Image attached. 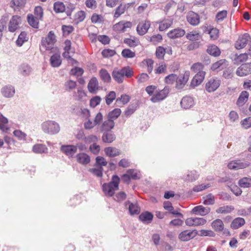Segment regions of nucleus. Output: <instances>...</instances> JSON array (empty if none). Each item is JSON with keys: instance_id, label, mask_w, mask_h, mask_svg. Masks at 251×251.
I'll list each match as a JSON object with an SVG mask.
<instances>
[{"instance_id": "052dcab7", "label": "nucleus", "mask_w": 251, "mask_h": 251, "mask_svg": "<svg viewBox=\"0 0 251 251\" xmlns=\"http://www.w3.org/2000/svg\"><path fill=\"white\" fill-rule=\"evenodd\" d=\"M116 93L114 91H110L105 97V102L107 105L110 104L116 99Z\"/></svg>"}, {"instance_id": "13d9d810", "label": "nucleus", "mask_w": 251, "mask_h": 251, "mask_svg": "<svg viewBox=\"0 0 251 251\" xmlns=\"http://www.w3.org/2000/svg\"><path fill=\"white\" fill-rule=\"evenodd\" d=\"M208 33L210 35V38L212 40H217L219 35V30L216 28H212L208 30Z\"/></svg>"}, {"instance_id": "69168bd1", "label": "nucleus", "mask_w": 251, "mask_h": 251, "mask_svg": "<svg viewBox=\"0 0 251 251\" xmlns=\"http://www.w3.org/2000/svg\"><path fill=\"white\" fill-rule=\"evenodd\" d=\"M129 176L131 179H137L140 178V175L139 173H138L136 171L133 169H129L127 171V172Z\"/></svg>"}, {"instance_id": "8fccbe9b", "label": "nucleus", "mask_w": 251, "mask_h": 251, "mask_svg": "<svg viewBox=\"0 0 251 251\" xmlns=\"http://www.w3.org/2000/svg\"><path fill=\"white\" fill-rule=\"evenodd\" d=\"M8 120L2 114H0V128L3 131L8 129L7 127Z\"/></svg>"}, {"instance_id": "f3484780", "label": "nucleus", "mask_w": 251, "mask_h": 251, "mask_svg": "<svg viewBox=\"0 0 251 251\" xmlns=\"http://www.w3.org/2000/svg\"><path fill=\"white\" fill-rule=\"evenodd\" d=\"M21 23V17L20 16L18 15L13 16L8 24L9 31L12 32L15 31L18 28Z\"/></svg>"}, {"instance_id": "bb28decb", "label": "nucleus", "mask_w": 251, "mask_h": 251, "mask_svg": "<svg viewBox=\"0 0 251 251\" xmlns=\"http://www.w3.org/2000/svg\"><path fill=\"white\" fill-rule=\"evenodd\" d=\"M88 89L91 93H96L99 89L98 81L96 77L91 79L88 84Z\"/></svg>"}, {"instance_id": "7ed1b4c3", "label": "nucleus", "mask_w": 251, "mask_h": 251, "mask_svg": "<svg viewBox=\"0 0 251 251\" xmlns=\"http://www.w3.org/2000/svg\"><path fill=\"white\" fill-rule=\"evenodd\" d=\"M112 181L108 183H104L102 186V190L105 195L109 197L112 196L115 191L119 188L120 178L117 176H112Z\"/></svg>"}, {"instance_id": "2f4dec72", "label": "nucleus", "mask_w": 251, "mask_h": 251, "mask_svg": "<svg viewBox=\"0 0 251 251\" xmlns=\"http://www.w3.org/2000/svg\"><path fill=\"white\" fill-rule=\"evenodd\" d=\"M104 151L107 156L109 157H115L120 155V151L113 147H109L106 148L104 149Z\"/></svg>"}, {"instance_id": "cd10ccee", "label": "nucleus", "mask_w": 251, "mask_h": 251, "mask_svg": "<svg viewBox=\"0 0 251 251\" xmlns=\"http://www.w3.org/2000/svg\"><path fill=\"white\" fill-rule=\"evenodd\" d=\"M15 93L14 87L11 85H7L1 89V93L3 96L6 98L12 97Z\"/></svg>"}, {"instance_id": "9b49d317", "label": "nucleus", "mask_w": 251, "mask_h": 251, "mask_svg": "<svg viewBox=\"0 0 251 251\" xmlns=\"http://www.w3.org/2000/svg\"><path fill=\"white\" fill-rule=\"evenodd\" d=\"M221 81L218 78H211L205 84V89L209 93L216 91L220 86Z\"/></svg>"}, {"instance_id": "39448f33", "label": "nucleus", "mask_w": 251, "mask_h": 251, "mask_svg": "<svg viewBox=\"0 0 251 251\" xmlns=\"http://www.w3.org/2000/svg\"><path fill=\"white\" fill-rule=\"evenodd\" d=\"M42 129L45 132L54 134L58 133L60 128L59 125L52 121H47L42 124Z\"/></svg>"}, {"instance_id": "bf43d9fd", "label": "nucleus", "mask_w": 251, "mask_h": 251, "mask_svg": "<svg viewBox=\"0 0 251 251\" xmlns=\"http://www.w3.org/2000/svg\"><path fill=\"white\" fill-rule=\"evenodd\" d=\"M177 75L176 74H172L165 77L164 81L167 84H172L176 81V82Z\"/></svg>"}, {"instance_id": "72a5a7b5", "label": "nucleus", "mask_w": 251, "mask_h": 251, "mask_svg": "<svg viewBox=\"0 0 251 251\" xmlns=\"http://www.w3.org/2000/svg\"><path fill=\"white\" fill-rule=\"evenodd\" d=\"M187 39L191 41H196L201 38V35L200 32L196 30H193L188 32L186 34Z\"/></svg>"}, {"instance_id": "f257e3e1", "label": "nucleus", "mask_w": 251, "mask_h": 251, "mask_svg": "<svg viewBox=\"0 0 251 251\" xmlns=\"http://www.w3.org/2000/svg\"><path fill=\"white\" fill-rule=\"evenodd\" d=\"M112 75L115 81L119 83H121L123 82L125 76L127 78L132 77L133 75V72L130 67L127 66L119 70H114Z\"/></svg>"}, {"instance_id": "473e14b6", "label": "nucleus", "mask_w": 251, "mask_h": 251, "mask_svg": "<svg viewBox=\"0 0 251 251\" xmlns=\"http://www.w3.org/2000/svg\"><path fill=\"white\" fill-rule=\"evenodd\" d=\"M19 73L23 76H27L29 75L31 72V68L27 64H22L19 68Z\"/></svg>"}, {"instance_id": "0e129e2a", "label": "nucleus", "mask_w": 251, "mask_h": 251, "mask_svg": "<svg viewBox=\"0 0 251 251\" xmlns=\"http://www.w3.org/2000/svg\"><path fill=\"white\" fill-rule=\"evenodd\" d=\"M227 16V11L226 10H222L218 12L216 14L215 20L217 22H219L224 20Z\"/></svg>"}, {"instance_id": "a211bd4d", "label": "nucleus", "mask_w": 251, "mask_h": 251, "mask_svg": "<svg viewBox=\"0 0 251 251\" xmlns=\"http://www.w3.org/2000/svg\"><path fill=\"white\" fill-rule=\"evenodd\" d=\"M131 4L132 3H121L119 4L115 10L114 18L116 19L119 18L127 10Z\"/></svg>"}, {"instance_id": "ea45409f", "label": "nucleus", "mask_w": 251, "mask_h": 251, "mask_svg": "<svg viewBox=\"0 0 251 251\" xmlns=\"http://www.w3.org/2000/svg\"><path fill=\"white\" fill-rule=\"evenodd\" d=\"M212 227L216 231H222L224 228L223 221L220 219L214 220L211 224Z\"/></svg>"}, {"instance_id": "6e6552de", "label": "nucleus", "mask_w": 251, "mask_h": 251, "mask_svg": "<svg viewBox=\"0 0 251 251\" xmlns=\"http://www.w3.org/2000/svg\"><path fill=\"white\" fill-rule=\"evenodd\" d=\"M151 25V22L148 20L142 21L139 23L136 27V31L140 36L145 35Z\"/></svg>"}, {"instance_id": "774afa93", "label": "nucleus", "mask_w": 251, "mask_h": 251, "mask_svg": "<svg viewBox=\"0 0 251 251\" xmlns=\"http://www.w3.org/2000/svg\"><path fill=\"white\" fill-rule=\"evenodd\" d=\"M241 124L243 127L245 129L251 127V117L245 118L241 121Z\"/></svg>"}, {"instance_id": "4c0bfd02", "label": "nucleus", "mask_w": 251, "mask_h": 251, "mask_svg": "<svg viewBox=\"0 0 251 251\" xmlns=\"http://www.w3.org/2000/svg\"><path fill=\"white\" fill-rule=\"evenodd\" d=\"M66 7L63 2L57 1L53 4V10L56 13H63L65 12Z\"/></svg>"}, {"instance_id": "c03bdc74", "label": "nucleus", "mask_w": 251, "mask_h": 251, "mask_svg": "<svg viewBox=\"0 0 251 251\" xmlns=\"http://www.w3.org/2000/svg\"><path fill=\"white\" fill-rule=\"evenodd\" d=\"M227 61L226 59H221L212 64L211 66V70L215 71L220 69L223 66L226 65Z\"/></svg>"}, {"instance_id": "e2e57ef3", "label": "nucleus", "mask_w": 251, "mask_h": 251, "mask_svg": "<svg viewBox=\"0 0 251 251\" xmlns=\"http://www.w3.org/2000/svg\"><path fill=\"white\" fill-rule=\"evenodd\" d=\"M248 53L246 52L241 53L239 55H238L236 53V65H238V63L246 61L248 58Z\"/></svg>"}, {"instance_id": "a19ab883", "label": "nucleus", "mask_w": 251, "mask_h": 251, "mask_svg": "<svg viewBox=\"0 0 251 251\" xmlns=\"http://www.w3.org/2000/svg\"><path fill=\"white\" fill-rule=\"evenodd\" d=\"M32 151L36 153H46L48 151V148L45 145L36 144L33 147Z\"/></svg>"}, {"instance_id": "6e6d98bb", "label": "nucleus", "mask_w": 251, "mask_h": 251, "mask_svg": "<svg viewBox=\"0 0 251 251\" xmlns=\"http://www.w3.org/2000/svg\"><path fill=\"white\" fill-rule=\"evenodd\" d=\"M86 14L83 11H78L75 16V20L76 23L82 22L85 18Z\"/></svg>"}, {"instance_id": "c9c22d12", "label": "nucleus", "mask_w": 251, "mask_h": 251, "mask_svg": "<svg viewBox=\"0 0 251 251\" xmlns=\"http://www.w3.org/2000/svg\"><path fill=\"white\" fill-rule=\"evenodd\" d=\"M153 215L148 211L141 213L139 217L140 221L146 223H150L152 220Z\"/></svg>"}, {"instance_id": "9d476101", "label": "nucleus", "mask_w": 251, "mask_h": 251, "mask_svg": "<svg viewBox=\"0 0 251 251\" xmlns=\"http://www.w3.org/2000/svg\"><path fill=\"white\" fill-rule=\"evenodd\" d=\"M96 164L100 166V167L98 168L91 169L90 171L95 176L98 177H101L103 171L101 166H106L107 162L105 160L104 158H96Z\"/></svg>"}, {"instance_id": "4468645a", "label": "nucleus", "mask_w": 251, "mask_h": 251, "mask_svg": "<svg viewBox=\"0 0 251 251\" xmlns=\"http://www.w3.org/2000/svg\"><path fill=\"white\" fill-rule=\"evenodd\" d=\"M186 20L190 25L197 26L200 23V17L197 13L190 11L187 14Z\"/></svg>"}, {"instance_id": "338daca9", "label": "nucleus", "mask_w": 251, "mask_h": 251, "mask_svg": "<svg viewBox=\"0 0 251 251\" xmlns=\"http://www.w3.org/2000/svg\"><path fill=\"white\" fill-rule=\"evenodd\" d=\"M167 70V65L165 63H161L158 67L155 69V73L157 74H161L164 73Z\"/></svg>"}, {"instance_id": "5701e85b", "label": "nucleus", "mask_w": 251, "mask_h": 251, "mask_svg": "<svg viewBox=\"0 0 251 251\" xmlns=\"http://www.w3.org/2000/svg\"><path fill=\"white\" fill-rule=\"evenodd\" d=\"M124 43L130 48H135L140 44V41L138 38L134 36H130L129 38H125Z\"/></svg>"}, {"instance_id": "b1692460", "label": "nucleus", "mask_w": 251, "mask_h": 251, "mask_svg": "<svg viewBox=\"0 0 251 251\" xmlns=\"http://www.w3.org/2000/svg\"><path fill=\"white\" fill-rule=\"evenodd\" d=\"M180 104L183 108L189 109L194 105V100L191 97L185 96L182 99Z\"/></svg>"}, {"instance_id": "aec40b11", "label": "nucleus", "mask_w": 251, "mask_h": 251, "mask_svg": "<svg viewBox=\"0 0 251 251\" xmlns=\"http://www.w3.org/2000/svg\"><path fill=\"white\" fill-rule=\"evenodd\" d=\"M60 150L65 155L72 156L76 152L77 148V146L73 145H62L60 147Z\"/></svg>"}, {"instance_id": "c85d7f7f", "label": "nucleus", "mask_w": 251, "mask_h": 251, "mask_svg": "<svg viewBox=\"0 0 251 251\" xmlns=\"http://www.w3.org/2000/svg\"><path fill=\"white\" fill-rule=\"evenodd\" d=\"M115 123L113 120L108 118L101 125L100 129L102 131H108L114 128Z\"/></svg>"}, {"instance_id": "603ef678", "label": "nucleus", "mask_w": 251, "mask_h": 251, "mask_svg": "<svg viewBox=\"0 0 251 251\" xmlns=\"http://www.w3.org/2000/svg\"><path fill=\"white\" fill-rule=\"evenodd\" d=\"M138 83H144L147 82L149 78V75L146 73H141L136 77Z\"/></svg>"}, {"instance_id": "dca6fc26", "label": "nucleus", "mask_w": 251, "mask_h": 251, "mask_svg": "<svg viewBox=\"0 0 251 251\" xmlns=\"http://www.w3.org/2000/svg\"><path fill=\"white\" fill-rule=\"evenodd\" d=\"M205 75V72H198L191 80L190 86L194 88L200 85L203 82Z\"/></svg>"}, {"instance_id": "4be33fe9", "label": "nucleus", "mask_w": 251, "mask_h": 251, "mask_svg": "<svg viewBox=\"0 0 251 251\" xmlns=\"http://www.w3.org/2000/svg\"><path fill=\"white\" fill-rule=\"evenodd\" d=\"M64 44V50L65 51L63 53V56L64 58L70 59L72 61L73 64H77V61L71 58L70 54V50H71L72 45L71 41L69 40H66L65 41Z\"/></svg>"}, {"instance_id": "09e8293b", "label": "nucleus", "mask_w": 251, "mask_h": 251, "mask_svg": "<svg viewBox=\"0 0 251 251\" xmlns=\"http://www.w3.org/2000/svg\"><path fill=\"white\" fill-rule=\"evenodd\" d=\"M203 201V203L204 205H211L213 204L215 202V198L214 196L209 194L202 198Z\"/></svg>"}, {"instance_id": "864d4df0", "label": "nucleus", "mask_w": 251, "mask_h": 251, "mask_svg": "<svg viewBox=\"0 0 251 251\" xmlns=\"http://www.w3.org/2000/svg\"><path fill=\"white\" fill-rule=\"evenodd\" d=\"M166 53V50L163 47L159 46L156 48L155 55L157 58L163 59Z\"/></svg>"}, {"instance_id": "20e7f679", "label": "nucleus", "mask_w": 251, "mask_h": 251, "mask_svg": "<svg viewBox=\"0 0 251 251\" xmlns=\"http://www.w3.org/2000/svg\"><path fill=\"white\" fill-rule=\"evenodd\" d=\"M170 93V88L165 86L163 89L156 91L151 97L150 100L153 103L159 102L165 100Z\"/></svg>"}, {"instance_id": "f03ea898", "label": "nucleus", "mask_w": 251, "mask_h": 251, "mask_svg": "<svg viewBox=\"0 0 251 251\" xmlns=\"http://www.w3.org/2000/svg\"><path fill=\"white\" fill-rule=\"evenodd\" d=\"M56 42V38L53 31H50L48 34L41 40L40 50H51L54 49V46Z\"/></svg>"}, {"instance_id": "a18cd8bd", "label": "nucleus", "mask_w": 251, "mask_h": 251, "mask_svg": "<svg viewBox=\"0 0 251 251\" xmlns=\"http://www.w3.org/2000/svg\"><path fill=\"white\" fill-rule=\"evenodd\" d=\"M114 134L109 133H104L102 137V141L107 143H111L115 140Z\"/></svg>"}, {"instance_id": "680f3d73", "label": "nucleus", "mask_w": 251, "mask_h": 251, "mask_svg": "<svg viewBox=\"0 0 251 251\" xmlns=\"http://www.w3.org/2000/svg\"><path fill=\"white\" fill-rule=\"evenodd\" d=\"M34 16L42 20L43 16V9L40 6H36L34 10Z\"/></svg>"}, {"instance_id": "58836bf2", "label": "nucleus", "mask_w": 251, "mask_h": 251, "mask_svg": "<svg viewBox=\"0 0 251 251\" xmlns=\"http://www.w3.org/2000/svg\"><path fill=\"white\" fill-rule=\"evenodd\" d=\"M27 21L28 24L34 28H38L39 25V21L41 20L39 18H37L36 17L34 16L32 14H29L27 15Z\"/></svg>"}, {"instance_id": "a878e982", "label": "nucleus", "mask_w": 251, "mask_h": 251, "mask_svg": "<svg viewBox=\"0 0 251 251\" xmlns=\"http://www.w3.org/2000/svg\"><path fill=\"white\" fill-rule=\"evenodd\" d=\"M249 97V93L247 91H242L236 100V105L241 106L244 105L248 101Z\"/></svg>"}, {"instance_id": "ddd939ff", "label": "nucleus", "mask_w": 251, "mask_h": 251, "mask_svg": "<svg viewBox=\"0 0 251 251\" xmlns=\"http://www.w3.org/2000/svg\"><path fill=\"white\" fill-rule=\"evenodd\" d=\"M250 74H251V62L243 63L236 70V75L240 76H246Z\"/></svg>"}, {"instance_id": "f8f14e48", "label": "nucleus", "mask_w": 251, "mask_h": 251, "mask_svg": "<svg viewBox=\"0 0 251 251\" xmlns=\"http://www.w3.org/2000/svg\"><path fill=\"white\" fill-rule=\"evenodd\" d=\"M185 224L189 226H202L206 224V220L203 218L190 217L185 220Z\"/></svg>"}, {"instance_id": "1a4fd4ad", "label": "nucleus", "mask_w": 251, "mask_h": 251, "mask_svg": "<svg viewBox=\"0 0 251 251\" xmlns=\"http://www.w3.org/2000/svg\"><path fill=\"white\" fill-rule=\"evenodd\" d=\"M198 234L196 229L185 230L181 232L178 235V239L183 242H186L195 237Z\"/></svg>"}, {"instance_id": "e433bc0d", "label": "nucleus", "mask_w": 251, "mask_h": 251, "mask_svg": "<svg viewBox=\"0 0 251 251\" xmlns=\"http://www.w3.org/2000/svg\"><path fill=\"white\" fill-rule=\"evenodd\" d=\"M163 207L165 210H168L170 213L173 215H176L181 217L183 216L181 213L174 210L172 203L169 201H166L164 202Z\"/></svg>"}, {"instance_id": "4d7b16f0", "label": "nucleus", "mask_w": 251, "mask_h": 251, "mask_svg": "<svg viewBox=\"0 0 251 251\" xmlns=\"http://www.w3.org/2000/svg\"><path fill=\"white\" fill-rule=\"evenodd\" d=\"M27 40L26 34L25 32H22L19 35L18 38L16 41V44L19 46L23 45L24 43Z\"/></svg>"}, {"instance_id": "412c9836", "label": "nucleus", "mask_w": 251, "mask_h": 251, "mask_svg": "<svg viewBox=\"0 0 251 251\" xmlns=\"http://www.w3.org/2000/svg\"><path fill=\"white\" fill-rule=\"evenodd\" d=\"M210 211L209 207H204L202 205H198L194 207L191 210V213L195 215H200L201 216H205L207 215Z\"/></svg>"}, {"instance_id": "49530a36", "label": "nucleus", "mask_w": 251, "mask_h": 251, "mask_svg": "<svg viewBox=\"0 0 251 251\" xmlns=\"http://www.w3.org/2000/svg\"><path fill=\"white\" fill-rule=\"evenodd\" d=\"M100 75L101 79L104 82H109L111 81V76L105 69L100 70Z\"/></svg>"}, {"instance_id": "393cba45", "label": "nucleus", "mask_w": 251, "mask_h": 251, "mask_svg": "<svg viewBox=\"0 0 251 251\" xmlns=\"http://www.w3.org/2000/svg\"><path fill=\"white\" fill-rule=\"evenodd\" d=\"M26 3V0H11L10 6L14 10H20L25 7Z\"/></svg>"}, {"instance_id": "6ab92c4d", "label": "nucleus", "mask_w": 251, "mask_h": 251, "mask_svg": "<svg viewBox=\"0 0 251 251\" xmlns=\"http://www.w3.org/2000/svg\"><path fill=\"white\" fill-rule=\"evenodd\" d=\"M185 31L181 28H176L169 31L167 33L168 37L170 39H176L183 37Z\"/></svg>"}, {"instance_id": "79ce46f5", "label": "nucleus", "mask_w": 251, "mask_h": 251, "mask_svg": "<svg viewBox=\"0 0 251 251\" xmlns=\"http://www.w3.org/2000/svg\"><path fill=\"white\" fill-rule=\"evenodd\" d=\"M239 186L243 188H249L251 187V178L245 177L238 181Z\"/></svg>"}, {"instance_id": "c756f323", "label": "nucleus", "mask_w": 251, "mask_h": 251, "mask_svg": "<svg viewBox=\"0 0 251 251\" xmlns=\"http://www.w3.org/2000/svg\"><path fill=\"white\" fill-rule=\"evenodd\" d=\"M173 20L171 19H164L159 22L158 29L160 31H163L169 28L173 25Z\"/></svg>"}, {"instance_id": "423d86ee", "label": "nucleus", "mask_w": 251, "mask_h": 251, "mask_svg": "<svg viewBox=\"0 0 251 251\" xmlns=\"http://www.w3.org/2000/svg\"><path fill=\"white\" fill-rule=\"evenodd\" d=\"M132 25L130 21H121L113 25L112 29L116 33H123L127 28H131Z\"/></svg>"}, {"instance_id": "7c9ffc66", "label": "nucleus", "mask_w": 251, "mask_h": 251, "mask_svg": "<svg viewBox=\"0 0 251 251\" xmlns=\"http://www.w3.org/2000/svg\"><path fill=\"white\" fill-rule=\"evenodd\" d=\"M206 51L209 54L214 57L219 56L221 53L220 49L215 45L208 46Z\"/></svg>"}, {"instance_id": "0eeeda50", "label": "nucleus", "mask_w": 251, "mask_h": 251, "mask_svg": "<svg viewBox=\"0 0 251 251\" xmlns=\"http://www.w3.org/2000/svg\"><path fill=\"white\" fill-rule=\"evenodd\" d=\"M251 40V36L248 33L239 35L236 40V50H239L244 48Z\"/></svg>"}, {"instance_id": "f704fd0d", "label": "nucleus", "mask_w": 251, "mask_h": 251, "mask_svg": "<svg viewBox=\"0 0 251 251\" xmlns=\"http://www.w3.org/2000/svg\"><path fill=\"white\" fill-rule=\"evenodd\" d=\"M50 62L53 67H59L62 62L60 55L59 53H55L50 57Z\"/></svg>"}, {"instance_id": "37998d69", "label": "nucleus", "mask_w": 251, "mask_h": 251, "mask_svg": "<svg viewBox=\"0 0 251 251\" xmlns=\"http://www.w3.org/2000/svg\"><path fill=\"white\" fill-rule=\"evenodd\" d=\"M121 112L120 108H115L108 113L107 118L114 121L120 116Z\"/></svg>"}, {"instance_id": "2eb2a0df", "label": "nucleus", "mask_w": 251, "mask_h": 251, "mask_svg": "<svg viewBox=\"0 0 251 251\" xmlns=\"http://www.w3.org/2000/svg\"><path fill=\"white\" fill-rule=\"evenodd\" d=\"M190 75L189 71H186L184 74H180L177 77L176 87L177 88H182L188 82Z\"/></svg>"}, {"instance_id": "3c124183", "label": "nucleus", "mask_w": 251, "mask_h": 251, "mask_svg": "<svg viewBox=\"0 0 251 251\" xmlns=\"http://www.w3.org/2000/svg\"><path fill=\"white\" fill-rule=\"evenodd\" d=\"M203 68H204V66L201 63L197 62V63H195L193 64L191 66L190 69L192 72H193L194 73H196V72L198 73V72H203L202 71L203 69Z\"/></svg>"}, {"instance_id": "de8ad7c7", "label": "nucleus", "mask_w": 251, "mask_h": 251, "mask_svg": "<svg viewBox=\"0 0 251 251\" xmlns=\"http://www.w3.org/2000/svg\"><path fill=\"white\" fill-rule=\"evenodd\" d=\"M121 54L125 58H132L135 56V52L129 49H124L121 52Z\"/></svg>"}, {"instance_id": "5fc2aeb1", "label": "nucleus", "mask_w": 251, "mask_h": 251, "mask_svg": "<svg viewBox=\"0 0 251 251\" xmlns=\"http://www.w3.org/2000/svg\"><path fill=\"white\" fill-rule=\"evenodd\" d=\"M129 213L131 215L138 214L140 213V207L136 204L130 203L128 207Z\"/></svg>"}]
</instances>
